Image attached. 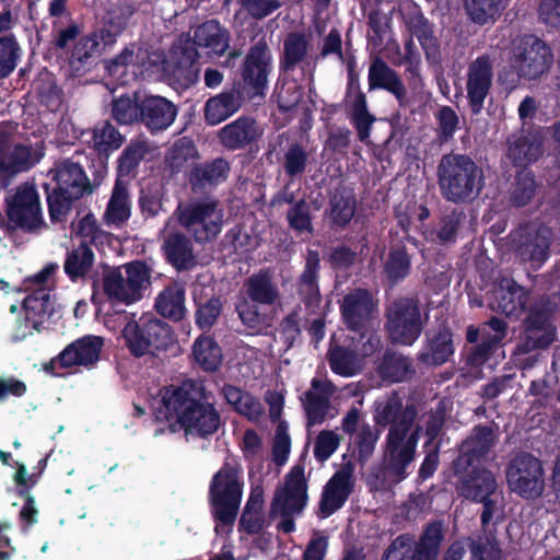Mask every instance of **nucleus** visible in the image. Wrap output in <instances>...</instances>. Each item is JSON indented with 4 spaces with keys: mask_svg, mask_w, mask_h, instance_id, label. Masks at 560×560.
Segmentation results:
<instances>
[{
    "mask_svg": "<svg viewBox=\"0 0 560 560\" xmlns=\"http://www.w3.org/2000/svg\"><path fill=\"white\" fill-rule=\"evenodd\" d=\"M155 413L159 420L175 422L187 435L207 436L219 427V415L202 401L201 387L185 381L180 385L165 387L160 395Z\"/></svg>",
    "mask_w": 560,
    "mask_h": 560,
    "instance_id": "1",
    "label": "nucleus"
},
{
    "mask_svg": "<svg viewBox=\"0 0 560 560\" xmlns=\"http://www.w3.org/2000/svg\"><path fill=\"white\" fill-rule=\"evenodd\" d=\"M228 170V163L224 160H215L210 164L196 168L194 176L209 184H217L226 177Z\"/></svg>",
    "mask_w": 560,
    "mask_h": 560,
    "instance_id": "61",
    "label": "nucleus"
},
{
    "mask_svg": "<svg viewBox=\"0 0 560 560\" xmlns=\"http://www.w3.org/2000/svg\"><path fill=\"white\" fill-rule=\"evenodd\" d=\"M19 46L13 36L0 38V78L9 75L16 67Z\"/></svg>",
    "mask_w": 560,
    "mask_h": 560,
    "instance_id": "54",
    "label": "nucleus"
},
{
    "mask_svg": "<svg viewBox=\"0 0 560 560\" xmlns=\"http://www.w3.org/2000/svg\"><path fill=\"white\" fill-rule=\"evenodd\" d=\"M370 89H384L393 93L398 100L405 95V89L396 73L382 60L373 61L369 69Z\"/></svg>",
    "mask_w": 560,
    "mask_h": 560,
    "instance_id": "39",
    "label": "nucleus"
},
{
    "mask_svg": "<svg viewBox=\"0 0 560 560\" xmlns=\"http://www.w3.org/2000/svg\"><path fill=\"white\" fill-rule=\"evenodd\" d=\"M332 394V385L326 380H314L312 388L306 393L304 408L308 419V425L322 423L329 408V397Z\"/></svg>",
    "mask_w": 560,
    "mask_h": 560,
    "instance_id": "32",
    "label": "nucleus"
},
{
    "mask_svg": "<svg viewBox=\"0 0 560 560\" xmlns=\"http://www.w3.org/2000/svg\"><path fill=\"white\" fill-rule=\"evenodd\" d=\"M353 118L360 140L366 141L370 136V127L374 119L366 110L365 98L362 94H359L355 97L353 104Z\"/></svg>",
    "mask_w": 560,
    "mask_h": 560,
    "instance_id": "58",
    "label": "nucleus"
},
{
    "mask_svg": "<svg viewBox=\"0 0 560 560\" xmlns=\"http://www.w3.org/2000/svg\"><path fill=\"white\" fill-rule=\"evenodd\" d=\"M401 405L396 397L386 400L377 401L375 409V421L378 424H387L393 422L392 425L408 420L411 415V422L413 421L415 412L412 410H405L400 413Z\"/></svg>",
    "mask_w": 560,
    "mask_h": 560,
    "instance_id": "52",
    "label": "nucleus"
},
{
    "mask_svg": "<svg viewBox=\"0 0 560 560\" xmlns=\"http://www.w3.org/2000/svg\"><path fill=\"white\" fill-rule=\"evenodd\" d=\"M46 189L67 194L68 198H80L89 188V179L82 167L74 162L63 161L47 174Z\"/></svg>",
    "mask_w": 560,
    "mask_h": 560,
    "instance_id": "18",
    "label": "nucleus"
},
{
    "mask_svg": "<svg viewBox=\"0 0 560 560\" xmlns=\"http://www.w3.org/2000/svg\"><path fill=\"white\" fill-rule=\"evenodd\" d=\"M72 233L82 242L81 245L92 243L97 245L108 238V234L102 231L92 213H85L72 223Z\"/></svg>",
    "mask_w": 560,
    "mask_h": 560,
    "instance_id": "48",
    "label": "nucleus"
},
{
    "mask_svg": "<svg viewBox=\"0 0 560 560\" xmlns=\"http://www.w3.org/2000/svg\"><path fill=\"white\" fill-rule=\"evenodd\" d=\"M506 5V0H466V11L478 24L493 22Z\"/></svg>",
    "mask_w": 560,
    "mask_h": 560,
    "instance_id": "42",
    "label": "nucleus"
},
{
    "mask_svg": "<svg viewBox=\"0 0 560 560\" xmlns=\"http://www.w3.org/2000/svg\"><path fill=\"white\" fill-rule=\"evenodd\" d=\"M59 269L57 262L46 264L38 272L27 279L28 288L33 291L51 292L55 287V276Z\"/></svg>",
    "mask_w": 560,
    "mask_h": 560,
    "instance_id": "55",
    "label": "nucleus"
},
{
    "mask_svg": "<svg viewBox=\"0 0 560 560\" xmlns=\"http://www.w3.org/2000/svg\"><path fill=\"white\" fill-rule=\"evenodd\" d=\"M243 96L240 89H232L209 98L205 106V117L208 124L218 125L237 112L242 105Z\"/></svg>",
    "mask_w": 560,
    "mask_h": 560,
    "instance_id": "33",
    "label": "nucleus"
},
{
    "mask_svg": "<svg viewBox=\"0 0 560 560\" xmlns=\"http://www.w3.org/2000/svg\"><path fill=\"white\" fill-rule=\"evenodd\" d=\"M398 11L406 20L411 33L416 35L431 62H438L440 57L436 38L427 20L420 14L417 4L412 0H398Z\"/></svg>",
    "mask_w": 560,
    "mask_h": 560,
    "instance_id": "19",
    "label": "nucleus"
},
{
    "mask_svg": "<svg viewBox=\"0 0 560 560\" xmlns=\"http://www.w3.org/2000/svg\"><path fill=\"white\" fill-rule=\"evenodd\" d=\"M150 145L144 140L130 142L119 158V177L129 176L149 153Z\"/></svg>",
    "mask_w": 560,
    "mask_h": 560,
    "instance_id": "51",
    "label": "nucleus"
},
{
    "mask_svg": "<svg viewBox=\"0 0 560 560\" xmlns=\"http://www.w3.org/2000/svg\"><path fill=\"white\" fill-rule=\"evenodd\" d=\"M242 468L237 464L225 463L213 476L209 493L212 511L221 525L215 530H224L234 522L243 494Z\"/></svg>",
    "mask_w": 560,
    "mask_h": 560,
    "instance_id": "3",
    "label": "nucleus"
},
{
    "mask_svg": "<svg viewBox=\"0 0 560 560\" xmlns=\"http://www.w3.org/2000/svg\"><path fill=\"white\" fill-rule=\"evenodd\" d=\"M246 288L248 296L260 304H271L278 298V291L267 272L252 276Z\"/></svg>",
    "mask_w": 560,
    "mask_h": 560,
    "instance_id": "43",
    "label": "nucleus"
},
{
    "mask_svg": "<svg viewBox=\"0 0 560 560\" xmlns=\"http://www.w3.org/2000/svg\"><path fill=\"white\" fill-rule=\"evenodd\" d=\"M270 59L266 44L258 43L250 49L243 69L244 85L242 92L247 97L252 98L261 94L267 83Z\"/></svg>",
    "mask_w": 560,
    "mask_h": 560,
    "instance_id": "17",
    "label": "nucleus"
},
{
    "mask_svg": "<svg viewBox=\"0 0 560 560\" xmlns=\"http://www.w3.org/2000/svg\"><path fill=\"white\" fill-rule=\"evenodd\" d=\"M150 279L148 266L141 261H132L105 275L104 291L109 299L129 305L142 299L150 285Z\"/></svg>",
    "mask_w": 560,
    "mask_h": 560,
    "instance_id": "6",
    "label": "nucleus"
},
{
    "mask_svg": "<svg viewBox=\"0 0 560 560\" xmlns=\"http://www.w3.org/2000/svg\"><path fill=\"white\" fill-rule=\"evenodd\" d=\"M551 231L545 225H530L513 235L514 248L524 261L539 268L548 258Z\"/></svg>",
    "mask_w": 560,
    "mask_h": 560,
    "instance_id": "15",
    "label": "nucleus"
},
{
    "mask_svg": "<svg viewBox=\"0 0 560 560\" xmlns=\"http://www.w3.org/2000/svg\"><path fill=\"white\" fill-rule=\"evenodd\" d=\"M380 374L390 382L405 381L410 374V362L400 354H388L380 365Z\"/></svg>",
    "mask_w": 560,
    "mask_h": 560,
    "instance_id": "53",
    "label": "nucleus"
},
{
    "mask_svg": "<svg viewBox=\"0 0 560 560\" xmlns=\"http://www.w3.org/2000/svg\"><path fill=\"white\" fill-rule=\"evenodd\" d=\"M121 337L136 357L144 355L152 349L164 348L172 341L168 325L152 314H143L139 319H136L135 314H126Z\"/></svg>",
    "mask_w": 560,
    "mask_h": 560,
    "instance_id": "5",
    "label": "nucleus"
},
{
    "mask_svg": "<svg viewBox=\"0 0 560 560\" xmlns=\"http://www.w3.org/2000/svg\"><path fill=\"white\" fill-rule=\"evenodd\" d=\"M535 190V180L533 174L522 171L517 175V182L513 191V202L516 206H524L532 198Z\"/></svg>",
    "mask_w": 560,
    "mask_h": 560,
    "instance_id": "62",
    "label": "nucleus"
},
{
    "mask_svg": "<svg viewBox=\"0 0 560 560\" xmlns=\"http://www.w3.org/2000/svg\"><path fill=\"white\" fill-rule=\"evenodd\" d=\"M94 255L86 245H80L70 252L65 261V272L71 280L84 277L91 269Z\"/></svg>",
    "mask_w": 560,
    "mask_h": 560,
    "instance_id": "45",
    "label": "nucleus"
},
{
    "mask_svg": "<svg viewBox=\"0 0 560 560\" xmlns=\"http://www.w3.org/2000/svg\"><path fill=\"white\" fill-rule=\"evenodd\" d=\"M195 44L209 49V52L221 56L229 47L228 32L215 21L199 25L194 34Z\"/></svg>",
    "mask_w": 560,
    "mask_h": 560,
    "instance_id": "36",
    "label": "nucleus"
},
{
    "mask_svg": "<svg viewBox=\"0 0 560 560\" xmlns=\"http://www.w3.org/2000/svg\"><path fill=\"white\" fill-rule=\"evenodd\" d=\"M375 307L372 295L363 289H357L343 298L341 313L345 323L352 330L364 328Z\"/></svg>",
    "mask_w": 560,
    "mask_h": 560,
    "instance_id": "24",
    "label": "nucleus"
},
{
    "mask_svg": "<svg viewBox=\"0 0 560 560\" xmlns=\"http://www.w3.org/2000/svg\"><path fill=\"white\" fill-rule=\"evenodd\" d=\"M386 329L392 342L402 346L412 345L422 330L418 304L411 299L394 302L387 311Z\"/></svg>",
    "mask_w": 560,
    "mask_h": 560,
    "instance_id": "9",
    "label": "nucleus"
},
{
    "mask_svg": "<svg viewBox=\"0 0 560 560\" xmlns=\"http://www.w3.org/2000/svg\"><path fill=\"white\" fill-rule=\"evenodd\" d=\"M291 440L288 434V424L280 421L276 429L272 454L277 464L283 465L290 454Z\"/></svg>",
    "mask_w": 560,
    "mask_h": 560,
    "instance_id": "59",
    "label": "nucleus"
},
{
    "mask_svg": "<svg viewBox=\"0 0 560 560\" xmlns=\"http://www.w3.org/2000/svg\"><path fill=\"white\" fill-rule=\"evenodd\" d=\"M460 490L466 498L480 501L497 491V481L491 471L472 467L468 477L463 479Z\"/></svg>",
    "mask_w": 560,
    "mask_h": 560,
    "instance_id": "35",
    "label": "nucleus"
},
{
    "mask_svg": "<svg viewBox=\"0 0 560 560\" xmlns=\"http://www.w3.org/2000/svg\"><path fill=\"white\" fill-rule=\"evenodd\" d=\"M509 489L524 500H535L545 490V471L541 462L533 455L515 456L506 468Z\"/></svg>",
    "mask_w": 560,
    "mask_h": 560,
    "instance_id": "7",
    "label": "nucleus"
},
{
    "mask_svg": "<svg viewBox=\"0 0 560 560\" xmlns=\"http://www.w3.org/2000/svg\"><path fill=\"white\" fill-rule=\"evenodd\" d=\"M442 539V526L439 523L429 525L422 535L417 550L411 540L399 537L388 548L384 560H435Z\"/></svg>",
    "mask_w": 560,
    "mask_h": 560,
    "instance_id": "13",
    "label": "nucleus"
},
{
    "mask_svg": "<svg viewBox=\"0 0 560 560\" xmlns=\"http://www.w3.org/2000/svg\"><path fill=\"white\" fill-rule=\"evenodd\" d=\"M482 172L465 155L443 156L439 165V183L445 198L465 201L472 198L481 188Z\"/></svg>",
    "mask_w": 560,
    "mask_h": 560,
    "instance_id": "4",
    "label": "nucleus"
},
{
    "mask_svg": "<svg viewBox=\"0 0 560 560\" xmlns=\"http://www.w3.org/2000/svg\"><path fill=\"white\" fill-rule=\"evenodd\" d=\"M528 301L527 291L508 278L502 279L488 296L489 307L508 316H518Z\"/></svg>",
    "mask_w": 560,
    "mask_h": 560,
    "instance_id": "20",
    "label": "nucleus"
},
{
    "mask_svg": "<svg viewBox=\"0 0 560 560\" xmlns=\"http://www.w3.org/2000/svg\"><path fill=\"white\" fill-rule=\"evenodd\" d=\"M90 136L88 141L101 154L117 150L124 142L122 136L109 122L96 126Z\"/></svg>",
    "mask_w": 560,
    "mask_h": 560,
    "instance_id": "41",
    "label": "nucleus"
},
{
    "mask_svg": "<svg viewBox=\"0 0 560 560\" xmlns=\"http://www.w3.org/2000/svg\"><path fill=\"white\" fill-rule=\"evenodd\" d=\"M147 51L136 47L135 45L127 47L117 58L107 65L109 75L115 78L119 83L129 82V72L132 77L149 71L155 60H149V65L144 62Z\"/></svg>",
    "mask_w": 560,
    "mask_h": 560,
    "instance_id": "26",
    "label": "nucleus"
},
{
    "mask_svg": "<svg viewBox=\"0 0 560 560\" xmlns=\"http://www.w3.org/2000/svg\"><path fill=\"white\" fill-rule=\"evenodd\" d=\"M177 223L175 218H171L166 222L164 228V249L171 264L177 269H184L190 266L194 257L188 240L175 232Z\"/></svg>",
    "mask_w": 560,
    "mask_h": 560,
    "instance_id": "31",
    "label": "nucleus"
},
{
    "mask_svg": "<svg viewBox=\"0 0 560 560\" xmlns=\"http://www.w3.org/2000/svg\"><path fill=\"white\" fill-rule=\"evenodd\" d=\"M351 488V471L346 468L337 471L323 492L319 506L322 517H327L340 509L350 494Z\"/></svg>",
    "mask_w": 560,
    "mask_h": 560,
    "instance_id": "28",
    "label": "nucleus"
},
{
    "mask_svg": "<svg viewBox=\"0 0 560 560\" xmlns=\"http://www.w3.org/2000/svg\"><path fill=\"white\" fill-rule=\"evenodd\" d=\"M47 190V201L49 207L50 218L54 221H60L70 209V203L74 198H68L67 194L55 189Z\"/></svg>",
    "mask_w": 560,
    "mask_h": 560,
    "instance_id": "64",
    "label": "nucleus"
},
{
    "mask_svg": "<svg viewBox=\"0 0 560 560\" xmlns=\"http://www.w3.org/2000/svg\"><path fill=\"white\" fill-rule=\"evenodd\" d=\"M131 212V201L126 183L117 178L104 212V221L108 225L119 226L126 222Z\"/></svg>",
    "mask_w": 560,
    "mask_h": 560,
    "instance_id": "34",
    "label": "nucleus"
},
{
    "mask_svg": "<svg viewBox=\"0 0 560 560\" xmlns=\"http://www.w3.org/2000/svg\"><path fill=\"white\" fill-rule=\"evenodd\" d=\"M192 355L206 371H215L222 363L221 348L208 336H201L194 342Z\"/></svg>",
    "mask_w": 560,
    "mask_h": 560,
    "instance_id": "40",
    "label": "nucleus"
},
{
    "mask_svg": "<svg viewBox=\"0 0 560 560\" xmlns=\"http://www.w3.org/2000/svg\"><path fill=\"white\" fill-rule=\"evenodd\" d=\"M482 343L477 350L480 360H487V352L502 343L506 337V324L499 318H491L481 327Z\"/></svg>",
    "mask_w": 560,
    "mask_h": 560,
    "instance_id": "50",
    "label": "nucleus"
},
{
    "mask_svg": "<svg viewBox=\"0 0 560 560\" xmlns=\"http://www.w3.org/2000/svg\"><path fill=\"white\" fill-rule=\"evenodd\" d=\"M8 215L16 225L31 232L44 224L39 196L33 185H21L8 198Z\"/></svg>",
    "mask_w": 560,
    "mask_h": 560,
    "instance_id": "12",
    "label": "nucleus"
},
{
    "mask_svg": "<svg viewBox=\"0 0 560 560\" xmlns=\"http://www.w3.org/2000/svg\"><path fill=\"white\" fill-rule=\"evenodd\" d=\"M113 40L114 36L107 30H101L92 35L81 37L75 42L71 51L70 65L79 71L81 65L100 51L101 43L110 44Z\"/></svg>",
    "mask_w": 560,
    "mask_h": 560,
    "instance_id": "37",
    "label": "nucleus"
},
{
    "mask_svg": "<svg viewBox=\"0 0 560 560\" xmlns=\"http://www.w3.org/2000/svg\"><path fill=\"white\" fill-rule=\"evenodd\" d=\"M176 221L194 235L196 241L205 242L215 237L223 224V211L214 201L191 203L178 208Z\"/></svg>",
    "mask_w": 560,
    "mask_h": 560,
    "instance_id": "10",
    "label": "nucleus"
},
{
    "mask_svg": "<svg viewBox=\"0 0 560 560\" xmlns=\"http://www.w3.org/2000/svg\"><path fill=\"white\" fill-rule=\"evenodd\" d=\"M262 136V129L252 118L241 117L224 126L219 137L229 149H237L256 141Z\"/></svg>",
    "mask_w": 560,
    "mask_h": 560,
    "instance_id": "30",
    "label": "nucleus"
},
{
    "mask_svg": "<svg viewBox=\"0 0 560 560\" xmlns=\"http://www.w3.org/2000/svg\"><path fill=\"white\" fill-rule=\"evenodd\" d=\"M160 56L156 55V72L161 71L166 79L182 88L191 85L197 79V72L194 68L196 51L192 48L184 49L173 47L168 57L159 62Z\"/></svg>",
    "mask_w": 560,
    "mask_h": 560,
    "instance_id": "16",
    "label": "nucleus"
},
{
    "mask_svg": "<svg viewBox=\"0 0 560 560\" xmlns=\"http://www.w3.org/2000/svg\"><path fill=\"white\" fill-rule=\"evenodd\" d=\"M340 443V438L335 431H322L314 444V456L319 462L327 460L337 450Z\"/></svg>",
    "mask_w": 560,
    "mask_h": 560,
    "instance_id": "56",
    "label": "nucleus"
},
{
    "mask_svg": "<svg viewBox=\"0 0 560 560\" xmlns=\"http://www.w3.org/2000/svg\"><path fill=\"white\" fill-rule=\"evenodd\" d=\"M196 155V149L190 140L183 138L179 139L172 148L167 155V161L172 168L179 170L184 164L194 159Z\"/></svg>",
    "mask_w": 560,
    "mask_h": 560,
    "instance_id": "60",
    "label": "nucleus"
},
{
    "mask_svg": "<svg viewBox=\"0 0 560 560\" xmlns=\"http://www.w3.org/2000/svg\"><path fill=\"white\" fill-rule=\"evenodd\" d=\"M177 115L176 107L161 96H148L140 103L142 121L151 130H163L170 127Z\"/></svg>",
    "mask_w": 560,
    "mask_h": 560,
    "instance_id": "27",
    "label": "nucleus"
},
{
    "mask_svg": "<svg viewBox=\"0 0 560 560\" xmlns=\"http://www.w3.org/2000/svg\"><path fill=\"white\" fill-rule=\"evenodd\" d=\"M54 312L52 295L46 291H33L23 302L24 318L16 322L12 338L16 341L39 331Z\"/></svg>",
    "mask_w": 560,
    "mask_h": 560,
    "instance_id": "14",
    "label": "nucleus"
},
{
    "mask_svg": "<svg viewBox=\"0 0 560 560\" xmlns=\"http://www.w3.org/2000/svg\"><path fill=\"white\" fill-rule=\"evenodd\" d=\"M307 503V485L305 468L295 465L285 476L284 482L275 493L270 515L294 516L300 514Z\"/></svg>",
    "mask_w": 560,
    "mask_h": 560,
    "instance_id": "11",
    "label": "nucleus"
},
{
    "mask_svg": "<svg viewBox=\"0 0 560 560\" xmlns=\"http://www.w3.org/2000/svg\"><path fill=\"white\" fill-rule=\"evenodd\" d=\"M329 362L331 370L343 376H352L362 366L361 359L354 350L335 347L330 350Z\"/></svg>",
    "mask_w": 560,
    "mask_h": 560,
    "instance_id": "46",
    "label": "nucleus"
},
{
    "mask_svg": "<svg viewBox=\"0 0 560 560\" xmlns=\"http://www.w3.org/2000/svg\"><path fill=\"white\" fill-rule=\"evenodd\" d=\"M102 347L101 337L85 336L69 345L59 354L58 361L63 368L91 366L97 362Z\"/></svg>",
    "mask_w": 560,
    "mask_h": 560,
    "instance_id": "25",
    "label": "nucleus"
},
{
    "mask_svg": "<svg viewBox=\"0 0 560 560\" xmlns=\"http://www.w3.org/2000/svg\"><path fill=\"white\" fill-rule=\"evenodd\" d=\"M556 325L548 311H530L527 317L524 341L521 345L523 352L548 347L555 339Z\"/></svg>",
    "mask_w": 560,
    "mask_h": 560,
    "instance_id": "23",
    "label": "nucleus"
},
{
    "mask_svg": "<svg viewBox=\"0 0 560 560\" xmlns=\"http://www.w3.org/2000/svg\"><path fill=\"white\" fill-rule=\"evenodd\" d=\"M155 308L164 317L182 319L186 312L184 288L178 283L165 288L156 298Z\"/></svg>",
    "mask_w": 560,
    "mask_h": 560,
    "instance_id": "38",
    "label": "nucleus"
},
{
    "mask_svg": "<svg viewBox=\"0 0 560 560\" xmlns=\"http://www.w3.org/2000/svg\"><path fill=\"white\" fill-rule=\"evenodd\" d=\"M541 141L525 132L513 133L506 141V158L516 166H525L541 155Z\"/></svg>",
    "mask_w": 560,
    "mask_h": 560,
    "instance_id": "29",
    "label": "nucleus"
},
{
    "mask_svg": "<svg viewBox=\"0 0 560 560\" xmlns=\"http://www.w3.org/2000/svg\"><path fill=\"white\" fill-rule=\"evenodd\" d=\"M40 144H15L9 147L0 158V185L5 184L9 176L25 172L43 158Z\"/></svg>",
    "mask_w": 560,
    "mask_h": 560,
    "instance_id": "21",
    "label": "nucleus"
},
{
    "mask_svg": "<svg viewBox=\"0 0 560 560\" xmlns=\"http://www.w3.org/2000/svg\"><path fill=\"white\" fill-rule=\"evenodd\" d=\"M308 50L310 43L304 35L298 33L289 34L283 43V68L289 70L304 61Z\"/></svg>",
    "mask_w": 560,
    "mask_h": 560,
    "instance_id": "44",
    "label": "nucleus"
},
{
    "mask_svg": "<svg viewBox=\"0 0 560 560\" xmlns=\"http://www.w3.org/2000/svg\"><path fill=\"white\" fill-rule=\"evenodd\" d=\"M492 85V63L489 57L477 58L468 68L467 95L471 109L479 113Z\"/></svg>",
    "mask_w": 560,
    "mask_h": 560,
    "instance_id": "22",
    "label": "nucleus"
},
{
    "mask_svg": "<svg viewBox=\"0 0 560 560\" xmlns=\"http://www.w3.org/2000/svg\"><path fill=\"white\" fill-rule=\"evenodd\" d=\"M419 441V431L408 420L392 425L386 436L381 478L384 486L402 481L410 474Z\"/></svg>",
    "mask_w": 560,
    "mask_h": 560,
    "instance_id": "2",
    "label": "nucleus"
},
{
    "mask_svg": "<svg viewBox=\"0 0 560 560\" xmlns=\"http://www.w3.org/2000/svg\"><path fill=\"white\" fill-rule=\"evenodd\" d=\"M409 259L402 249L393 250L386 262V273L393 280H398L407 276L409 271Z\"/></svg>",
    "mask_w": 560,
    "mask_h": 560,
    "instance_id": "63",
    "label": "nucleus"
},
{
    "mask_svg": "<svg viewBox=\"0 0 560 560\" xmlns=\"http://www.w3.org/2000/svg\"><path fill=\"white\" fill-rule=\"evenodd\" d=\"M512 45L510 63L521 79H537L549 69L552 54L540 39L526 36L514 39Z\"/></svg>",
    "mask_w": 560,
    "mask_h": 560,
    "instance_id": "8",
    "label": "nucleus"
},
{
    "mask_svg": "<svg viewBox=\"0 0 560 560\" xmlns=\"http://www.w3.org/2000/svg\"><path fill=\"white\" fill-rule=\"evenodd\" d=\"M319 258L317 254L311 253L307 257L305 270L301 277V288L300 291L305 296L306 305L312 308V312L315 311V307L318 306V290L315 284L316 271L318 267Z\"/></svg>",
    "mask_w": 560,
    "mask_h": 560,
    "instance_id": "49",
    "label": "nucleus"
},
{
    "mask_svg": "<svg viewBox=\"0 0 560 560\" xmlns=\"http://www.w3.org/2000/svg\"><path fill=\"white\" fill-rule=\"evenodd\" d=\"M140 113V104L129 96H120L113 104V116L120 124L133 122Z\"/></svg>",
    "mask_w": 560,
    "mask_h": 560,
    "instance_id": "57",
    "label": "nucleus"
},
{
    "mask_svg": "<svg viewBox=\"0 0 560 560\" xmlns=\"http://www.w3.org/2000/svg\"><path fill=\"white\" fill-rule=\"evenodd\" d=\"M452 353L451 334L445 330L429 341L425 350L421 352L420 359L430 364H442Z\"/></svg>",
    "mask_w": 560,
    "mask_h": 560,
    "instance_id": "47",
    "label": "nucleus"
}]
</instances>
